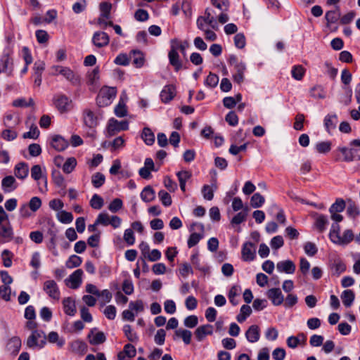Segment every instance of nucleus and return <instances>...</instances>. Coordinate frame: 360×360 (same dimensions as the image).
<instances>
[{
  "label": "nucleus",
  "mask_w": 360,
  "mask_h": 360,
  "mask_svg": "<svg viewBox=\"0 0 360 360\" xmlns=\"http://www.w3.org/2000/svg\"><path fill=\"white\" fill-rule=\"evenodd\" d=\"M53 103L60 113L68 112L72 107V100L63 94L54 95L53 97Z\"/></svg>",
  "instance_id": "nucleus-1"
},
{
  "label": "nucleus",
  "mask_w": 360,
  "mask_h": 360,
  "mask_svg": "<svg viewBox=\"0 0 360 360\" xmlns=\"http://www.w3.org/2000/svg\"><path fill=\"white\" fill-rule=\"evenodd\" d=\"M46 344V336L42 330H34L27 340V345L30 348L34 347L43 348Z\"/></svg>",
  "instance_id": "nucleus-2"
},
{
  "label": "nucleus",
  "mask_w": 360,
  "mask_h": 360,
  "mask_svg": "<svg viewBox=\"0 0 360 360\" xmlns=\"http://www.w3.org/2000/svg\"><path fill=\"white\" fill-rule=\"evenodd\" d=\"M116 94V89L114 87H105L101 89L96 98L97 104L99 106L109 105L111 103V100L115 97Z\"/></svg>",
  "instance_id": "nucleus-3"
},
{
  "label": "nucleus",
  "mask_w": 360,
  "mask_h": 360,
  "mask_svg": "<svg viewBox=\"0 0 360 360\" xmlns=\"http://www.w3.org/2000/svg\"><path fill=\"white\" fill-rule=\"evenodd\" d=\"M129 129V122L126 120L118 121L114 118L109 120L107 127V136H112L121 131Z\"/></svg>",
  "instance_id": "nucleus-4"
},
{
  "label": "nucleus",
  "mask_w": 360,
  "mask_h": 360,
  "mask_svg": "<svg viewBox=\"0 0 360 360\" xmlns=\"http://www.w3.org/2000/svg\"><path fill=\"white\" fill-rule=\"evenodd\" d=\"M83 121L85 126L90 129H94L98 124V115L90 109L83 110Z\"/></svg>",
  "instance_id": "nucleus-5"
},
{
  "label": "nucleus",
  "mask_w": 360,
  "mask_h": 360,
  "mask_svg": "<svg viewBox=\"0 0 360 360\" xmlns=\"http://www.w3.org/2000/svg\"><path fill=\"white\" fill-rule=\"evenodd\" d=\"M43 289L51 298L56 300L60 299V290L57 283L53 280L45 281Z\"/></svg>",
  "instance_id": "nucleus-6"
},
{
  "label": "nucleus",
  "mask_w": 360,
  "mask_h": 360,
  "mask_svg": "<svg viewBox=\"0 0 360 360\" xmlns=\"http://www.w3.org/2000/svg\"><path fill=\"white\" fill-rule=\"evenodd\" d=\"M242 259L245 262H250L255 259L256 255V249L252 242H246L243 244L242 250Z\"/></svg>",
  "instance_id": "nucleus-7"
},
{
  "label": "nucleus",
  "mask_w": 360,
  "mask_h": 360,
  "mask_svg": "<svg viewBox=\"0 0 360 360\" xmlns=\"http://www.w3.org/2000/svg\"><path fill=\"white\" fill-rule=\"evenodd\" d=\"M266 295L274 306H279L284 302V297L282 294L281 290L278 288L269 289L266 292Z\"/></svg>",
  "instance_id": "nucleus-8"
},
{
  "label": "nucleus",
  "mask_w": 360,
  "mask_h": 360,
  "mask_svg": "<svg viewBox=\"0 0 360 360\" xmlns=\"http://www.w3.org/2000/svg\"><path fill=\"white\" fill-rule=\"evenodd\" d=\"M110 41V37L105 32L98 31L92 37V43L98 48L106 46Z\"/></svg>",
  "instance_id": "nucleus-9"
},
{
  "label": "nucleus",
  "mask_w": 360,
  "mask_h": 360,
  "mask_svg": "<svg viewBox=\"0 0 360 360\" xmlns=\"http://www.w3.org/2000/svg\"><path fill=\"white\" fill-rule=\"evenodd\" d=\"M276 269L280 273L292 274L295 271L296 266L292 260L286 259L278 262L276 264Z\"/></svg>",
  "instance_id": "nucleus-10"
},
{
  "label": "nucleus",
  "mask_w": 360,
  "mask_h": 360,
  "mask_svg": "<svg viewBox=\"0 0 360 360\" xmlns=\"http://www.w3.org/2000/svg\"><path fill=\"white\" fill-rule=\"evenodd\" d=\"M18 186L15 179L13 176H6L1 181V188L5 193H11Z\"/></svg>",
  "instance_id": "nucleus-11"
},
{
  "label": "nucleus",
  "mask_w": 360,
  "mask_h": 360,
  "mask_svg": "<svg viewBox=\"0 0 360 360\" xmlns=\"http://www.w3.org/2000/svg\"><path fill=\"white\" fill-rule=\"evenodd\" d=\"M21 345L20 338L19 337L14 336L8 340L6 349L11 354L16 355L20 349Z\"/></svg>",
  "instance_id": "nucleus-12"
},
{
  "label": "nucleus",
  "mask_w": 360,
  "mask_h": 360,
  "mask_svg": "<svg viewBox=\"0 0 360 360\" xmlns=\"http://www.w3.org/2000/svg\"><path fill=\"white\" fill-rule=\"evenodd\" d=\"M212 326L210 324H205L198 327L194 332V335L197 340L198 342H201L207 335H212Z\"/></svg>",
  "instance_id": "nucleus-13"
},
{
  "label": "nucleus",
  "mask_w": 360,
  "mask_h": 360,
  "mask_svg": "<svg viewBox=\"0 0 360 360\" xmlns=\"http://www.w3.org/2000/svg\"><path fill=\"white\" fill-rule=\"evenodd\" d=\"M176 95L175 86L172 84L166 85L160 92L161 101L165 103L171 101Z\"/></svg>",
  "instance_id": "nucleus-14"
},
{
  "label": "nucleus",
  "mask_w": 360,
  "mask_h": 360,
  "mask_svg": "<svg viewBox=\"0 0 360 360\" xmlns=\"http://www.w3.org/2000/svg\"><path fill=\"white\" fill-rule=\"evenodd\" d=\"M69 145L68 141L60 135H54L51 141V146L57 151L65 150Z\"/></svg>",
  "instance_id": "nucleus-15"
},
{
  "label": "nucleus",
  "mask_w": 360,
  "mask_h": 360,
  "mask_svg": "<svg viewBox=\"0 0 360 360\" xmlns=\"http://www.w3.org/2000/svg\"><path fill=\"white\" fill-rule=\"evenodd\" d=\"M354 238L353 231L351 229H346L344 231L342 236H339L338 239L334 241V244L345 246L350 243Z\"/></svg>",
  "instance_id": "nucleus-16"
},
{
  "label": "nucleus",
  "mask_w": 360,
  "mask_h": 360,
  "mask_svg": "<svg viewBox=\"0 0 360 360\" xmlns=\"http://www.w3.org/2000/svg\"><path fill=\"white\" fill-rule=\"evenodd\" d=\"M60 75H63L67 80L71 82L73 85L80 84V78L78 75H75L74 72L69 68L65 67L60 68Z\"/></svg>",
  "instance_id": "nucleus-17"
},
{
  "label": "nucleus",
  "mask_w": 360,
  "mask_h": 360,
  "mask_svg": "<svg viewBox=\"0 0 360 360\" xmlns=\"http://www.w3.org/2000/svg\"><path fill=\"white\" fill-rule=\"evenodd\" d=\"M245 337L248 342L254 343L260 338L259 328L257 325L250 326L245 333Z\"/></svg>",
  "instance_id": "nucleus-18"
},
{
  "label": "nucleus",
  "mask_w": 360,
  "mask_h": 360,
  "mask_svg": "<svg viewBox=\"0 0 360 360\" xmlns=\"http://www.w3.org/2000/svg\"><path fill=\"white\" fill-rule=\"evenodd\" d=\"M340 18V11L339 6H336L335 10L328 11L326 13L325 19L327 21L326 26L330 27V26L336 23Z\"/></svg>",
  "instance_id": "nucleus-19"
},
{
  "label": "nucleus",
  "mask_w": 360,
  "mask_h": 360,
  "mask_svg": "<svg viewBox=\"0 0 360 360\" xmlns=\"http://www.w3.org/2000/svg\"><path fill=\"white\" fill-rule=\"evenodd\" d=\"M168 59L176 72H179L183 68V63L178 52H169Z\"/></svg>",
  "instance_id": "nucleus-20"
},
{
  "label": "nucleus",
  "mask_w": 360,
  "mask_h": 360,
  "mask_svg": "<svg viewBox=\"0 0 360 360\" xmlns=\"http://www.w3.org/2000/svg\"><path fill=\"white\" fill-rule=\"evenodd\" d=\"M64 312L70 316L75 315L77 312L75 302L71 297H66L63 300Z\"/></svg>",
  "instance_id": "nucleus-21"
},
{
  "label": "nucleus",
  "mask_w": 360,
  "mask_h": 360,
  "mask_svg": "<svg viewBox=\"0 0 360 360\" xmlns=\"http://www.w3.org/2000/svg\"><path fill=\"white\" fill-rule=\"evenodd\" d=\"M29 173L28 165L24 162L17 164L14 169L15 176L20 179H25Z\"/></svg>",
  "instance_id": "nucleus-22"
},
{
  "label": "nucleus",
  "mask_w": 360,
  "mask_h": 360,
  "mask_svg": "<svg viewBox=\"0 0 360 360\" xmlns=\"http://www.w3.org/2000/svg\"><path fill=\"white\" fill-rule=\"evenodd\" d=\"M83 275V271L80 269L75 271L68 278V281L71 283V288L76 289L82 283V277Z\"/></svg>",
  "instance_id": "nucleus-23"
},
{
  "label": "nucleus",
  "mask_w": 360,
  "mask_h": 360,
  "mask_svg": "<svg viewBox=\"0 0 360 360\" xmlns=\"http://www.w3.org/2000/svg\"><path fill=\"white\" fill-rule=\"evenodd\" d=\"M70 349L71 352L76 354H82L86 350V344L82 340H75L70 342Z\"/></svg>",
  "instance_id": "nucleus-24"
},
{
  "label": "nucleus",
  "mask_w": 360,
  "mask_h": 360,
  "mask_svg": "<svg viewBox=\"0 0 360 360\" xmlns=\"http://www.w3.org/2000/svg\"><path fill=\"white\" fill-rule=\"evenodd\" d=\"M328 224L327 216L323 214H317L315 218L314 226L319 233H323L326 229Z\"/></svg>",
  "instance_id": "nucleus-25"
},
{
  "label": "nucleus",
  "mask_w": 360,
  "mask_h": 360,
  "mask_svg": "<svg viewBox=\"0 0 360 360\" xmlns=\"http://www.w3.org/2000/svg\"><path fill=\"white\" fill-rule=\"evenodd\" d=\"M7 222L6 224H0V236L8 239L11 240L13 238V231L11 226L10 221L6 220Z\"/></svg>",
  "instance_id": "nucleus-26"
},
{
  "label": "nucleus",
  "mask_w": 360,
  "mask_h": 360,
  "mask_svg": "<svg viewBox=\"0 0 360 360\" xmlns=\"http://www.w3.org/2000/svg\"><path fill=\"white\" fill-rule=\"evenodd\" d=\"M337 123L338 117L335 114L327 115L324 118V127L329 134L336 128Z\"/></svg>",
  "instance_id": "nucleus-27"
},
{
  "label": "nucleus",
  "mask_w": 360,
  "mask_h": 360,
  "mask_svg": "<svg viewBox=\"0 0 360 360\" xmlns=\"http://www.w3.org/2000/svg\"><path fill=\"white\" fill-rule=\"evenodd\" d=\"M91 345H97L103 343L106 340L105 334L103 332H97L94 334L93 330H91L88 335Z\"/></svg>",
  "instance_id": "nucleus-28"
},
{
  "label": "nucleus",
  "mask_w": 360,
  "mask_h": 360,
  "mask_svg": "<svg viewBox=\"0 0 360 360\" xmlns=\"http://www.w3.org/2000/svg\"><path fill=\"white\" fill-rule=\"evenodd\" d=\"M217 189V186L214 181L212 185H204L202 188L203 198L207 200H212L214 198V192Z\"/></svg>",
  "instance_id": "nucleus-29"
},
{
  "label": "nucleus",
  "mask_w": 360,
  "mask_h": 360,
  "mask_svg": "<svg viewBox=\"0 0 360 360\" xmlns=\"http://www.w3.org/2000/svg\"><path fill=\"white\" fill-rule=\"evenodd\" d=\"M141 198L146 202H152L155 198V191L150 186H146L141 191Z\"/></svg>",
  "instance_id": "nucleus-30"
},
{
  "label": "nucleus",
  "mask_w": 360,
  "mask_h": 360,
  "mask_svg": "<svg viewBox=\"0 0 360 360\" xmlns=\"http://www.w3.org/2000/svg\"><path fill=\"white\" fill-rule=\"evenodd\" d=\"M174 335L177 338H181L185 345H189L191 342L192 333L187 329H177L174 332Z\"/></svg>",
  "instance_id": "nucleus-31"
},
{
  "label": "nucleus",
  "mask_w": 360,
  "mask_h": 360,
  "mask_svg": "<svg viewBox=\"0 0 360 360\" xmlns=\"http://www.w3.org/2000/svg\"><path fill=\"white\" fill-rule=\"evenodd\" d=\"M354 298V293L351 290H345L342 292L341 295L342 303L346 307H349L352 304Z\"/></svg>",
  "instance_id": "nucleus-32"
},
{
  "label": "nucleus",
  "mask_w": 360,
  "mask_h": 360,
  "mask_svg": "<svg viewBox=\"0 0 360 360\" xmlns=\"http://www.w3.org/2000/svg\"><path fill=\"white\" fill-rule=\"evenodd\" d=\"M141 138L145 143L148 146L153 145L155 142V134L148 127L143 128L141 134Z\"/></svg>",
  "instance_id": "nucleus-33"
},
{
  "label": "nucleus",
  "mask_w": 360,
  "mask_h": 360,
  "mask_svg": "<svg viewBox=\"0 0 360 360\" xmlns=\"http://www.w3.org/2000/svg\"><path fill=\"white\" fill-rule=\"evenodd\" d=\"M251 307L248 304H244L240 307V313L236 316V320L239 323H243L251 314Z\"/></svg>",
  "instance_id": "nucleus-34"
},
{
  "label": "nucleus",
  "mask_w": 360,
  "mask_h": 360,
  "mask_svg": "<svg viewBox=\"0 0 360 360\" xmlns=\"http://www.w3.org/2000/svg\"><path fill=\"white\" fill-rule=\"evenodd\" d=\"M236 72L233 75V79L238 84H240L243 82L244 79V72L246 70L245 64L243 63L240 65H237L236 68H234Z\"/></svg>",
  "instance_id": "nucleus-35"
},
{
  "label": "nucleus",
  "mask_w": 360,
  "mask_h": 360,
  "mask_svg": "<svg viewBox=\"0 0 360 360\" xmlns=\"http://www.w3.org/2000/svg\"><path fill=\"white\" fill-rule=\"evenodd\" d=\"M105 181L104 174L101 172H96L91 176V183L94 188H98L101 187Z\"/></svg>",
  "instance_id": "nucleus-36"
},
{
  "label": "nucleus",
  "mask_w": 360,
  "mask_h": 360,
  "mask_svg": "<svg viewBox=\"0 0 360 360\" xmlns=\"http://www.w3.org/2000/svg\"><path fill=\"white\" fill-rule=\"evenodd\" d=\"M12 65V59L8 53L2 56L0 60V73L6 72L8 68Z\"/></svg>",
  "instance_id": "nucleus-37"
},
{
  "label": "nucleus",
  "mask_w": 360,
  "mask_h": 360,
  "mask_svg": "<svg viewBox=\"0 0 360 360\" xmlns=\"http://www.w3.org/2000/svg\"><path fill=\"white\" fill-rule=\"evenodd\" d=\"M34 105V102L32 98H30L28 101L24 98H19L13 101V105L16 108H26Z\"/></svg>",
  "instance_id": "nucleus-38"
},
{
  "label": "nucleus",
  "mask_w": 360,
  "mask_h": 360,
  "mask_svg": "<svg viewBox=\"0 0 360 360\" xmlns=\"http://www.w3.org/2000/svg\"><path fill=\"white\" fill-rule=\"evenodd\" d=\"M77 165V160L75 158L71 157L66 160L65 163L63 165V171L65 174H70L75 168Z\"/></svg>",
  "instance_id": "nucleus-39"
},
{
  "label": "nucleus",
  "mask_w": 360,
  "mask_h": 360,
  "mask_svg": "<svg viewBox=\"0 0 360 360\" xmlns=\"http://www.w3.org/2000/svg\"><path fill=\"white\" fill-rule=\"evenodd\" d=\"M131 53L134 55L132 63L136 68H141L143 65L145 61L143 53L136 50L131 51Z\"/></svg>",
  "instance_id": "nucleus-40"
},
{
  "label": "nucleus",
  "mask_w": 360,
  "mask_h": 360,
  "mask_svg": "<svg viewBox=\"0 0 360 360\" xmlns=\"http://www.w3.org/2000/svg\"><path fill=\"white\" fill-rule=\"evenodd\" d=\"M123 332L129 341L136 342L139 340V337L136 333L132 330L130 325H124L123 327Z\"/></svg>",
  "instance_id": "nucleus-41"
},
{
  "label": "nucleus",
  "mask_w": 360,
  "mask_h": 360,
  "mask_svg": "<svg viewBox=\"0 0 360 360\" xmlns=\"http://www.w3.org/2000/svg\"><path fill=\"white\" fill-rule=\"evenodd\" d=\"M82 259L80 257L73 255L66 261L65 265L68 269H73L81 265Z\"/></svg>",
  "instance_id": "nucleus-42"
},
{
  "label": "nucleus",
  "mask_w": 360,
  "mask_h": 360,
  "mask_svg": "<svg viewBox=\"0 0 360 360\" xmlns=\"http://www.w3.org/2000/svg\"><path fill=\"white\" fill-rule=\"evenodd\" d=\"M265 199L260 193H256L252 197L250 200V204L252 207L258 208L261 207L264 203Z\"/></svg>",
  "instance_id": "nucleus-43"
},
{
  "label": "nucleus",
  "mask_w": 360,
  "mask_h": 360,
  "mask_svg": "<svg viewBox=\"0 0 360 360\" xmlns=\"http://www.w3.org/2000/svg\"><path fill=\"white\" fill-rule=\"evenodd\" d=\"M345 202L342 198H338L329 208V212H341L345 208Z\"/></svg>",
  "instance_id": "nucleus-44"
},
{
  "label": "nucleus",
  "mask_w": 360,
  "mask_h": 360,
  "mask_svg": "<svg viewBox=\"0 0 360 360\" xmlns=\"http://www.w3.org/2000/svg\"><path fill=\"white\" fill-rule=\"evenodd\" d=\"M207 21V24L210 25L212 28L217 30L218 27L217 22L216 19L212 13V10L210 8H207L205 11V15L203 16Z\"/></svg>",
  "instance_id": "nucleus-45"
},
{
  "label": "nucleus",
  "mask_w": 360,
  "mask_h": 360,
  "mask_svg": "<svg viewBox=\"0 0 360 360\" xmlns=\"http://www.w3.org/2000/svg\"><path fill=\"white\" fill-rule=\"evenodd\" d=\"M310 95L314 98H324L326 97L324 89L320 85L312 87L310 90Z\"/></svg>",
  "instance_id": "nucleus-46"
},
{
  "label": "nucleus",
  "mask_w": 360,
  "mask_h": 360,
  "mask_svg": "<svg viewBox=\"0 0 360 360\" xmlns=\"http://www.w3.org/2000/svg\"><path fill=\"white\" fill-rule=\"evenodd\" d=\"M48 340L51 343H56L59 347H62L65 344L64 339H60L58 333L55 331H51L49 333L48 335Z\"/></svg>",
  "instance_id": "nucleus-47"
},
{
  "label": "nucleus",
  "mask_w": 360,
  "mask_h": 360,
  "mask_svg": "<svg viewBox=\"0 0 360 360\" xmlns=\"http://www.w3.org/2000/svg\"><path fill=\"white\" fill-rule=\"evenodd\" d=\"M340 235V226L338 223H333L331 225V228L329 232V238L332 243L338 239V237Z\"/></svg>",
  "instance_id": "nucleus-48"
},
{
  "label": "nucleus",
  "mask_w": 360,
  "mask_h": 360,
  "mask_svg": "<svg viewBox=\"0 0 360 360\" xmlns=\"http://www.w3.org/2000/svg\"><path fill=\"white\" fill-rule=\"evenodd\" d=\"M103 199L98 194H94L90 200L91 207L95 210L101 209V207L103 206Z\"/></svg>",
  "instance_id": "nucleus-49"
},
{
  "label": "nucleus",
  "mask_w": 360,
  "mask_h": 360,
  "mask_svg": "<svg viewBox=\"0 0 360 360\" xmlns=\"http://www.w3.org/2000/svg\"><path fill=\"white\" fill-rule=\"evenodd\" d=\"M218 83L219 77L217 75L212 72L209 74V75L207 77L204 82L205 85L210 88H214L215 86H217Z\"/></svg>",
  "instance_id": "nucleus-50"
},
{
  "label": "nucleus",
  "mask_w": 360,
  "mask_h": 360,
  "mask_svg": "<svg viewBox=\"0 0 360 360\" xmlns=\"http://www.w3.org/2000/svg\"><path fill=\"white\" fill-rule=\"evenodd\" d=\"M338 150L341 152L343 155V160L345 162H352L354 160V155H353V150H349L347 147H339Z\"/></svg>",
  "instance_id": "nucleus-51"
},
{
  "label": "nucleus",
  "mask_w": 360,
  "mask_h": 360,
  "mask_svg": "<svg viewBox=\"0 0 360 360\" xmlns=\"http://www.w3.org/2000/svg\"><path fill=\"white\" fill-rule=\"evenodd\" d=\"M292 77L296 80H301L304 74V68L302 65H295L291 70Z\"/></svg>",
  "instance_id": "nucleus-52"
},
{
  "label": "nucleus",
  "mask_w": 360,
  "mask_h": 360,
  "mask_svg": "<svg viewBox=\"0 0 360 360\" xmlns=\"http://www.w3.org/2000/svg\"><path fill=\"white\" fill-rule=\"evenodd\" d=\"M239 290L240 289L238 286L233 285L231 287L229 292L228 297L229 301L234 306L238 304V301L236 299V297L238 295Z\"/></svg>",
  "instance_id": "nucleus-53"
},
{
  "label": "nucleus",
  "mask_w": 360,
  "mask_h": 360,
  "mask_svg": "<svg viewBox=\"0 0 360 360\" xmlns=\"http://www.w3.org/2000/svg\"><path fill=\"white\" fill-rule=\"evenodd\" d=\"M158 196L162 205L165 207L170 206L172 205V198L170 195L165 191L161 190L158 193Z\"/></svg>",
  "instance_id": "nucleus-54"
},
{
  "label": "nucleus",
  "mask_w": 360,
  "mask_h": 360,
  "mask_svg": "<svg viewBox=\"0 0 360 360\" xmlns=\"http://www.w3.org/2000/svg\"><path fill=\"white\" fill-rule=\"evenodd\" d=\"M13 254L8 250H4L1 253L3 264L5 267H10L12 265Z\"/></svg>",
  "instance_id": "nucleus-55"
},
{
  "label": "nucleus",
  "mask_w": 360,
  "mask_h": 360,
  "mask_svg": "<svg viewBox=\"0 0 360 360\" xmlns=\"http://www.w3.org/2000/svg\"><path fill=\"white\" fill-rule=\"evenodd\" d=\"M316 149L319 153H326L331 149L330 141H321L316 145Z\"/></svg>",
  "instance_id": "nucleus-56"
},
{
  "label": "nucleus",
  "mask_w": 360,
  "mask_h": 360,
  "mask_svg": "<svg viewBox=\"0 0 360 360\" xmlns=\"http://www.w3.org/2000/svg\"><path fill=\"white\" fill-rule=\"evenodd\" d=\"M212 4L221 11H227L229 7V0H211Z\"/></svg>",
  "instance_id": "nucleus-57"
},
{
  "label": "nucleus",
  "mask_w": 360,
  "mask_h": 360,
  "mask_svg": "<svg viewBox=\"0 0 360 360\" xmlns=\"http://www.w3.org/2000/svg\"><path fill=\"white\" fill-rule=\"evenodd\" d=\"M58 219L61 223L70 224L73 220V216L72 213L63 210L58 214Z\"/></svg>",
  "instance_id": "nucleus-58"
},
{
  "label": "nucleus",
  "mask_w": 360,
  "mask_h": 360,
  "mask_svg": "<svg viewBox=\"0 0 360 360\" xmlns=\"http://www.w3.org/2000/svg\"><path fill=\"white\" fill-rule=\"evenodd\" d=\"M198 323V316L195 315H190L186 317L184 320V324L186 327L189 328H195Z\"/></svg>",
  "instance_id": "nucleus-59"
},
{
  "label": "nucleus",
  "mask_w": 360,
  "mask_h": 360,
  "mask_svg": "<svg viewBox=\"0 0 360 360\" xmlns=\"http://www.w3.org/2000/svg\"><path fill=\"white\" fill-rule=\"evenodd\" d=\"M122 206V200L120 198H115L110 203L108 206V210L110 212L115 213L118 212L120 210H121Z\"/></svg>",
  "instance_id": "nucleus-60"
},
{
  "label": "nucleus",
  "mask_w": 360,
  "mask_h": 360,
  "mask_svg": "<svg viewBox=\"0 0 360 360\" xmlns=\"http://www.w3.org/2000/svg\"><path fill=\"white\" fill-rule=\"evenodd\" d=\"M115 114L119 117H123L127 115V109L124 103L120 100L115 108Z\"/></svg>",
  "instance_id": "nucleus-61"
},
{
  "label": "nucleus",
  "mask_w": 360,
  "mask_h": 360,
  "mask_svg": "<svg viewBox=\"0 0 360 360\" xmlns=\"http://www.w3.org/2000/svg\"><path fill=\"white\" fill-rule=\"evenodd\" d=\"M123 238L128 245H132L135 243V236L132 229H127L124 231Z\"/></svg>",
  "instance_id": "nucleus-62"
},
{
  "label": "nucleus",
  "mask_w": 360,
  "mask_h": 360,
  "mask_svg": "<svg viewBox=\"0 0 360 360\" xmlns=\"http://www.w3.org/2000/svg\"><path fill=\"white\" fill-rule=\"evenodd\" d=\"M110 217L108 214L102 212L100 213L96 219V224H101L103 226H108L110 224Z\"/></svg>",
  "instance_id": "nucleus-63"
},
{
  "label": "nucleus",
  "mask_w": 360,
  "mask_h": 360,
  "mask_svg": "<svg viewBox=\"0 0 360 360\" xmlns=\"http://www.w3.org/2000/svg\"><path fill=\"white\" fill-rule=\"evenodd\" d=\"M202 238V236L200 233H191L188 239V241H187L188 248H193L195 245H196L199 243V241L200 240V239Z\"/></svg>",
  "instance_id": "nucleus-64"
}]
</instances>
